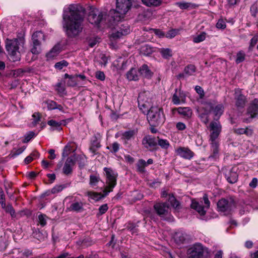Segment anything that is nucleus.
I'll use <instances>...</instances> for the list:
<instances>
[{
    "label": "nucleus",
    "mask_w": 258,
    "mask_h": 258,
    "mask_svg": "<svg viewBox=\"0 0 258 258\" xmlns=\"http://www.w3.org/2000/svg\"><path fill=\"white\" fill-rule=\"evenodd\" d=\"M108 207L107 204H103L99 208V211L101 215L104 214L108 210Z\"/></svg>",
    "instance_id": "680f3d73"
},
{
    "label": "nucleus",
    "mask_w": 258,
    "mask_h": 258,
    "mask_svg": "<svg viewBox=\"0 0 258 258\" xmlns=\"http://www.w3.org/2000/svg\"><path fill=\"white\" fill-rule=\"evenodd\" d=\"M139 72L140 76L148 79H151L153 75V73L147 64L142 65L139 69Z\"/></svg>",
    "instance_id": "4be33fe9"
},
{
    "label": "nucleus",
    "mask_w": 258,
    "mask_h": 258,
    "mask_svg": "<svg viewBox=\"0 0 258 258\" xmlns=\"http://www.w3.org/2000/svg\"><path fill=\"white\" fill-rule=\"evenodd\" d=\"M195 90L196 92L200 95V97L202 98L204 95V92L203 89L199 86H196L195 87Z\"/></svg>",
    "instance_id": "338daca9"
},
{
    "label": "nucleus",
    "mask_w": 258,
    "mask_h": 258,
    "mask_svg": "<svg viewBox=\"0 0 258 258\" xmlns=\"http://www.w3.org/2000/svg\"><path fill=\"white\" fill-rule=\"evenodd\" d=\"M47 107L48 110L56 109L57 103L52 100H48L46 102Z\"/></svg>",
    "instance_id": "3c124183"
},
{
    "label": "nucleus",
    "mask_w": 258,
    "mask_h": 258,
    "mask_svg": "<svg viewBox=\"0 0 258 258\" xmlns=\"http://www.w3.org/2000/svg\"><path fill=\"white\" fill-rule=\"evenodd\" d=\"M103 170L105 176V186L103 190V194L92 191H88L85 194L89 198L96 201L106 197L109 192L112 191L113 188L116 185L117 173L110 168L104 167Z\"/></svg>",
    "instance_id": "f03ea898"
},
{
    "label": "nucleus",
    "mask_w": 258,
    "mask_h": 258,
    "mask_svg": "<svg viewBox=\"0 0 258 258\" xmlns=\"http://www.w3.org/2000/svg\"><path fill=\"white\" fill-rule=\"evenodd\" d=\"M106 16L105 13L101 12L98 9H93L90 12L88 19L91 24L98 26Z\"/></svg>",
    "instance_id": "9d476101"
},
{
    "label": "nucleus",
    "mask_w": 258,
    "mask_h": 258,
    "mask_svg": "<svg viewBox=\"0 0 258 258\" xmlns=\"http://www.w3.org/2000/svg\"><path fill=\"white\" fill-rule=\"evenodd\" d=\"M68 65V62L67 61L63 60L56 63L54 65V67L56 69L61 70L63 67H67Z\"/></svg>",
    "instance_id": "8fccbe9b"
},
{
    "label": "nucleus",
    "mask_w": 258,
    "mask_h": 258,
    "mask_svg": "<svg viewBox=\"0 0 258 258\" xmlns=\"http://www.w3.org/2000/svg\"><path fill=\"white\" fill-rule=\"evenodd\" d=\"M64 188V186L62 185H55L51 189V193L53 194H57L61 191Z\"/></svg>",
    "instance_id": "4d7b16f0"
},
{
    "label": "nucleus",
    "mask_w": 258,
    "mask_h": 258,
    "mask_svg": "<svg viewBox=\"0 0 258 258\" xmlns=\"http://www.w3.org/2000/svg\"><path fill=\"white\" fill-rule=\"evenodd\" d=\"M143 4L147 7H158L161 5V0H141Z\"/></svg>",
    "instance_id": "7c9ffc66"
},
{
    "label": "nucleus",
    "mask_w": 258,
    "mask_h": 258,
    "mask_svg": "<svg viewBox=\"0 0 258 258\" xmlns=\"http://www.w3.org/2000/svg\"><path fill=\"white\" fill-rule=\"evenodd\" d=\"M186 102V96L183 92H178L176 89L175 93L172 96V102L174 104L178 105L184 103Z\"/></svg>",
    "instance_id": "aec40b11"
},
{
    "label": "nucleus",
    "mask_w": 258,
    "mask_h": 258,
    "mask_svg": "<svg viewBox=\"0 0 258 258\" xmlns=\"http://www.w3.org/2000/svg\"><path fill=\"white\" fill-rule=\"evenodd\" d=\"M25 147H23L18 149L14 150L11 153V157L14 158L17 156L19 155L25 150Z\"/></svg>",
    "instance_id": "09e8293b"
},
{
    "label": "nucleus",
    "mask_w": 258,
    "mask_h": 258,
    "mask_svg": "<svg viewBox=\"0 0 258 258\" xmlns=\"http://www.w3.org/2000/svg\"><path fill=\"white\" fill-rule=\"evenodd\" d=\"M207 33L205 32H201L199 34L193 37L192 41L194 43H198L204 41L206 38Z\"/></svg>",
    "instance_id": "473e14b6"
},
{
    "label": "nucleus",
    "mask_w": 258,
    "mask_h": 258,
    "mask_svg": "<svg viewBox=\"0 0 258 258\" xmlns=\"http://www.w3.org/2000/svg\"><path fill=\"white\" fill-rule=\"evenodd\" d=\"M245 59V54L243 52L239 51L237 53L236 62L237 63H239L243 61H244Z\"/></svg>",
    "instance_id": "de8ad7c7"
},
{
    "label": "nucleus",
    "mask_w": 258,
    "mask_h": 258,
    "mask_svg": "<svg viewBox=\"0 0 258 258\" xmlns=\"http://www.w3.org/2000/svg\"><path fill=\"white\" fill-rule=\"evenodd\" d=\"M138 130L134 129L124 132L122 134L121 139L123 141L124 144H127V142L134 140L137 135Z\"/></svg>",
    "instance_id": "412c9836"
},
{
    "label": "nucleus",
    "mask_w": 258,
    "mask_h": 258,
    "mask_svg": "<svg viewBox=\"0 0 258 258\" xmlns=\"http://www.w3.org/2000/svg\"><path fill=\"white\" fill-rule=\"evenodd\" d=\"M175 5L180 8L182 10L188 9L191 6V4L186 2H177L175 3Z\"/></svg>",
    "instance_id": "a18cd8bd"
},
{
    "label": "nucleus",
    "mask_w": 258,
    "mask_h": 258,
    "mask_svg": "<svg viewBox=\"0 0 258 258\" xmlns=\"http://www.w3.org/2000/svg\"><path fill=\"white\" fill-rule=\"evenodd\" d=\"M154 209L157 214L161 217H164L168 213L169 207L165 203L156 204L154 205Z\"/></svg>",
    "instance_id": "f3484780"
},
{
    "label": "nucleus",
    "mask_w": 258,
    "mask_h": 258,
    "mask_svg": "<svg viewBox=\"0 0 258 258\" xmlns=\"http://www.w3.org/2000/svg\"><path fill=\"white\" fill-rule=\"evenodd\" d=\"M75 163V162L72 158H68L67 159L63 167V173L66 174H69L71 173Z\"/></svg>",
    "instance_id": "5701e85b"
},
{
    "label": "nucleus",
    "mask_w": 258,
    "mask_h": 258,
    "mask_svg": "<svg viewBox=\"0 0 258 258\" xmlns=\"http://www.w3.org/2000/svg\"><path fill=\"white\" fill-rule=\"evenodd\" d=\"M83 204L81 202H76L72 203L70 206L71 210L79 212L83 209Z\"/></svg>",
    "instance_id": "e433bc0d"
},
{
    "label": "nucleus",
    "mask_w": 258,
    "mask_h": 258,
    "mask_svg": "<svg viewBox=\"0 0 258 258\" xmlns=\"http://www.w3.org/2000/svg\"><path fill=\"white\" fill-rule=\"evenodd\" d=\"M41 115L38 112H35L32 115V124L33 126H36L40 121Z\"/></svg>",
    "instance_id": "79ce46f5"
},
{
    "label": "nucleus",
    "mask_w": 258,
    "mask_h": 258,
    "mask_svg": "<svg viewBox=\"0 0 258 258\" xmlns=\"http://www.w3.org/2000/svg\"><path fill=\"white\" fill-rule=\"evenodd\" d=\"M158 144L163 149H167L170 146L169 142L167 140L159 139Z\"/></svg>",
    "instance_id": "37998d69"
},
{
    "label": "nucleus",
    "mask_w": 258,
    "mask_h": 258,
    "mask_svg": "<svg viewBox=\"0 0 258 258\" xmlns=\"http://www.w3.org/2000/svg\"><path fill=\"white\" fill-rule=\"evenodd\" d=\"M65 79H68L67 84L68 86L74 87L77 84V77L70 76L68 74H66L64 76Z\"/></svg>",
    "instance_id": "2f4dec72"
},
{
    "label": "nucleus",
    "mask_w": 258,
    "mask_h": 258,
    "mask_svg": "<svg viewBox=\"0 0 258 258\" xmlns=\"http://www.w3.org/2000/svg\"><path fill=\"white\" fill-rule=\"evenodd\" d=\"M119 149V144L117 142H114L112 145V152L116 153Z\"/></svg>",
    "instance_id": "69168bd1"
},
{
    "label": "nucleus",
    "mask_w": 258,
    "mask_h": 258,
    "mask_svg": "<svg viewBox=\"0 0 258 258\" xmlns=\"http://www.w3.org/2000/svg\"><path fill=\"white\" fill-rule=\"evenodd\" d=\"M162 109L158 106H152L147 114V118L151 124L157 125L164 121Z\"/></svg>",
    "instance_id": "423d86ee"
},
{
    "label": "nucleus",
    "mask_w": 258,
    "mask_h": 258,
    "mask_svg": "<svg viewBox=\"0 0 258 258\" xmlns=\"http://www.w3.org/2000/svg\"><path fill=\"white\" fill-rule=\"evenodd\" d=\"M35 133L33 132H30L27 134L25 135V138L24 140L23 141V143H27L29 141H30L31 139L35 137Z\"/></svg>",
    "instance_id": "864d4df0"
},
{
    "label": "nucleus",
    "mask_w": 258,
    "mask_h": 258,
    "mask_svg": "<svg viewBox=\"0 0 258 258\" xmlns=\"http://www.w3.org/2000/svg\"><path fill=\"white\" fill-rule=\"evenodd\" d=\"M159 52L165 59H169L172 56V51L170 48H161L159 49Z\"/></svg>",
    "instance_id": "c756f323"
},
{
    "label": "nucleus",
    "mask_w": 258,
    "mask_h": 258,
    "mask_svg": "<svg viewBox=\"0 0 258 258\" xmlns=\"http://www.w3.org/2000/svg\"><path fill=\"white\" fill-rule=\"evenodd\" d=\"M147 166L146 162L143 159H140L138 161L137 166V170L141 173L145 172V168Z\"/></svg>",
    "instance_id": "4c0bfd02"
},
{
    "label": "nucleus",
    "mask_w": 258,
    "mask_h": 258,
    "mask_svg": "<svg viewBox=\"0 0 258 258\" xmlns=\"http://www.w3.org/2000/svg\"><path fill=\"white\" fill-rule=\"evenodd\" d=\"M168 202L170 203L171 206L176 210H178L180 208L179 203L176 200L175 198L172 195H169Z\"/></svg>",
    "instance_id": "c9c22d12"
},
{
    "label": "nucleus",
    "mask_w": 258,
    "mask_h": 258,
    "mask_svg": "<svg viewBox=\"0 0 258 258\" xmlns=\"http://www.w3.org/2000/svg\"><path fill=\"white\" fill-rule=\"evenodd\" d=\"M60 50V46L59 45L54 46L51 50L46 54V57L48 59H51L54 57L57 56L59 53Z\"/></svg>",
    "instance_id": "c85d7f7f"
},
{
    "label": "nucleus",
    "mask_w": 258,
    "mask_h": 258,
    "mask_svg": "<svg viewBox=\"0 0 258 258\" xmlns=\"http://www.w3.org/2000/svg\"><path fill=\"white\" fill-rule=\"evenodd\" d=\"M178 113L183 117L189 118L192 115V110L189 107H178L176 109Z\"/></svg>",
    "instance_id": "bb28decb"
},
{
    "label": "nucleus",
    "mask_w": 258,
    "mask_h": 258,
    "mask_svg": "<svg viewBox=\"0 0 258 258\" xmlns=\"http://www.w3.org/2000/svg\"><path fill=\"white\" fill-rule=\"evenodd\" d=\"M5 211H6V212L10 213L12 217L15 216V211L13 207H12V205H7V208L5 210Z\"/></svg>",
    "instance_id": "6e6d98bb"
},
{
    "label": "nucleus",
    "mask_w": 258,
    "mask_h": 258,
    "mask_svg": "<svg viewBox=\"0 0 258 258\" xmlns=\"http://www.w3.org/2000/svg\"><path fill=\"white\" fill-rule=\"evenodd\" d=\"M236 208V203L233 199H222L217 203L218 211L224 215L230 214Z\"/></svg>",
    "instance_id": "6e6552de"
},
{
    "label": "nucleus",
    "mask_w": 258,
    "mask_h": 258,
    "mask_svg": "<svg viewBox=\"0 0 258 258\" xmlns=\"http://www.w3.org/2000/svg\"><path fill=\"white\" fill-rule=\"evenodd\" d=\"M139 69H131L126 73V78L130 81H137L140 77Z\"/></svg>",
    "instance_id": "b1692460"
},
{
    "label": "nucleus",
    "mask_w": 258,
    "mask_h": 258,
    "mask_svg": "<svg viewBox=\"0 0 258 258\" xmlns=\"http://www.w3.org/2000/svg\"><path fill=\"white\" fill-rule=\"evenodd\" d=\"M198 111L201 121L204 123L207 124L209 121L208 114L209 111L208 110H204V107L199 108Z\"/></svg>",
    "instance_id": "cd10ccee"
},
{
    "label": "nucleus",
    "mask_w": 258,
    "mask_h": 258,
    "mask_svg": "<svg viewBox=\"0 0 258 258\" xmlns=\"http://www.w3.org/2000/svg\"><path fill=\"white\" fill-rule=\"evenodd\" d=\"M56 258H84V256L83 255H80L77 257H69V254L68 253H66L60 255Z\"/></svg>",
    "instance_id": "774afa93"
},
{
    "label": "nucleus",
    "mask_w": 258,
    "mask_h": 258,
    "mask_svg": "<svg viewBox=\"0 0 258 258\" xmlns=\"http://www.w3.org/2000/svg\"><path fill=\"white\" fill-rule=\"evenodd\" d=\"M131 0H116V10H111L109 15L114 22H119L124 17L132 7Z\"/></svg>",
    "instance_id": "20e7f679"
},
{
    "label": "nucleus",
    "mask_w": 258,
    "mask_h": 258,
    "mask_svg": "<svg viewBox=\"0 0 258 258\" xmlns=\"http://www.w3.org/2000/svg\"><path fill=\"white\" fill-rule=\"evenodd\" d=\"M178 32L177 29H171L166 33V37L170 39L172 38L177 35Z\"/></svg>",
    "instance_id": "49530a36"
},
{
    "label": "nucleus",
    "mask_w": 258,
    "mask_h": 258,
    "mask_svg": "<svg viewBox=\"0 0 258 258\" xmlns=\"http://www.w3.org/2000/svg\"><path fill=\"white\" fill-rule=\"evenodd\" d=\"M33 41V47L31 48V52L37 54L41 51L40 42L44 39V35L41 31H36L33 33L32 36Z\"/></svg>",
    "instance_id": "1a4fd4ad"
},
{
    "label": "nucleus",
    "mask_w": 258,
    "mask_h": 258,
    "mask_svg": "<svg viewBox=\"0 0 258 258\" xmlns=\"http://www.w3.org/2000/svg\"><path fill=\"white\" fill-rule=\"evenodd\" d=\"M101 181L100 177L97 174H92L89 176L90 186L93 188H97L98 183Z\"/></svg>",
    "instance_id": "393cba45"
},
{
    "label": "nucleus",
    "mask_w": 258,
    "mask_h": 258,
    "mask_svg": "<svg viewBox=\"0 0 258 258\" xmlns=\"http://www.w3.org/2000/svg\"><path fill=\"white\" fill-rule=\"evenodd\" d=\"M258 41V35H256L253 36L250 40V45L249 47V49H252V48L256 45Z\"/></svg>",
    "instance_id": "13d9d810"
},
{
    "label": "nucleus",
    "mask_w": 258,
    "mask_h": 258,
    "mask_svg": "<svg viewBox=\"0 0 258 258\" xmlns=\"http://www.w3.org/2000/svg\"><path fill=\"white\" fill-rule=\"evenodd\" d=\"M62 25L69 37H75L83 30L84 21V9L77 5H71L64 8Z\"/></svg>",
    "instance_id": "f257e3e1"
},
{
    "label": "nucleus",
    "mask_w": 258,
    "mask_h": 258,
    "mask_svg": "<svg viewBox=\"0 0 258 258\" xmlns=\"http://www.w3.org/2000/svg\"><path fill=\"white\" fill-rule=\"evenodd\" d=\"M208 249L200 243L192 245L187 250L188 258H206Z\"/></svg>",
    "instance_id": "0eeeda50"
},
{
    "label": "nucleus",
    "mask_w": 258,
    "mask_h": 258,
    "mask_svg": "<svg viewBox=\"0 0 258 258\" xmlns=\"http://www.w3.org/2000/svg\"><path fill=\"white\" fill-rule=\"evenodd\" d=\"M253 133V129L250 127H247L245 128V135H246L248 137H250L252 135Z\"/></svg>",
    "instance_id": "0e129e2a"
},
{
    "label": "nucleus",
    "mask_w": 258,
    "mask_h": 258,
    "mask_svg": "<svg viewBox=\"0 0 258 258\" xmlns=\"http://www.w3.org/2000/svg\"><path fill=\"white\" fill-rule=\"evenodd\" d=\"M227 180L230 183H235L238 179V175L236 172L230 171L229 175H226Z\"/></svg>",
    "instance_id": "f704fd0d"
},
{
    "label": "nucleus",
    "mask_w": 258,
    "mask_h": 258,
    "mask_svg": "<svg viewBox=\"0 0 258 258\" xmlns=\"http://www.w3.org/2000/svg\"><path fill=\"white\" fill-rule=\"evenodd\" d=\"M100 141L96 137H94L91 143V146L89 148L90 151L93 154V155H94L96 154L97 151L100 148Z\"/></svg>",
    "instance_id": "a878e982"
},
{
    "label": "nucleus",
    "mask_w": 258,
    "mask_h": 258,
    "mask_svg": "<svg viewBox=\"0 0 258 258\" xmlns=\"http://www.w3.org/2000/svg\"><path fill=\"white\" fill-rule=\"evenodd\" d=\"M96 77L101 81H104L105 78L104 73L101 71H98L96 73Z\"/></svg>",
    "instance_id": "052dcab7"
},
{
    "label": "nucleus",
    "mask_w": 258,
    "mask_h": 258,
    "mask_svg": "<svg viewBox=\"0 0 258 258\" xmlns=\"http://www.w3.org/2000/svg\"><path fill=\"white\" fill-rule=\"evenodd\" d=\"M216 27L219 29H225L226 27V22L222 19H219L216 24Z\"/></svg>",
    "instance_id": "603ef678"
},
{
    "label": "nucleus",
    "mask_w": 258,
    "mask_h": 258,
    "mask_svg": "<svg viewBox=\"0 0 258 258\" xmlns=\"http://www.w3.org/2000/svg\"><path fill=\"white\" fill-rule=\"evenodd\" d=\"M131 32L130 26L126 23H124L119 26V30L116 32L113 33L110 39L111 41L120 38L121 36L128 34Z\"/></svg>",
    "instance_id": "ddd939ff"
},
{
    "label": "nucleus",
    "mask_w": 258,
    "mask_h": 258,
    "mask_svg": "<svg viewBox=\"0 0 258 258\" xmlns=\"http://www.w3.org/2000/svg\"><path fill=\"white\" fill-rule=\"evenodd\" d=\"M56 90L60 95H63L66 94L65 88L61 83L56 84Z\"/></svg>",
    "instance_id": "c03bdc74"
},
{
    "label": "nucleus",
    "mask_w": 258,
    "mask_h": 258,
    "mask_svg": "<svg viewBox=\"0 0 258 258\" xmlns=\"http://www.w3.org/2000/svg\"><path fill=\"white\" fill-rule=\"evenodd\" d=\"M196 71V67L195 66L190 64L186 66L184 70V72L187 75H192Z\"/></svg>",
    "instance_id": "ea45409f"
},
{
    "label": "nucleus",
    "mask_w": 258,
    "mask_h": 258,
    "mask_svg": "<svg viewBox=\"0 0 258 258\" xmlns=\"http://www.w3.org/2000/svg\"><path fill=\"white\" fill-rule=\"evenodd\" d=\"M173 238L175 241L177 243H182L185 239L184 234L180 231L175 232Z\"/></svg>",
    "instance_id": "72a5a7b5"
},
{
    "label": "nucleus",
    "mask_w": 258,
    "mask_h": 258,
    "mask_svg": "<svg viewBox=\"0 0 258 258\" xmlns=\"http://www.w3.org/2000/svg\"><path fill=\"white\" fill-rule=\"evenodd\" d=\"M176 127L179 131H183L186 128V125L182 122H178L176 123Z\"/></svg>",
    "instance_id": "e2e57ef3"
},
{
    "label": "nucleus",
    "mask_w": 258,
    "mask_h": 258,
    "mask_svg": "<svg viewBox=\"0 0 258 258\" xmlns=\"http://www.w3.org/2000/svg\"><path fill=\"white\" fill-rule=\"evenodd\" d=\"M234 98L236 107L238 108H244L247 100L246 97L242 94L241 89L238 88L235 90Z\"/></svg>",
    "instance_id": "4468645a"
},
{
    "label": "nucleus",
    "mask_w": 258,
    "mask_h": 258,
    "mask_svg": "<svg viewBox=\"0 0 258 258\" xmlns=\"http://www.w3.org/2000/svg\"><path fill=\"white\" fill-rule=\"evenodd\" d=\"M176 153L180 157L186 159H190L194 155V153L188 148L185 147H179L176 150Z\"/></svg>",
    "instance_id": "6ab92c4d"
},
{
    "label": "nucleus",
    "mask_w": 258,
    "mask_h": 258,
    "mask_svg": "<svg viewBox=\"0 0 258 258\" xmlns=\"http://www.w3.org/2000/svg\"><path fill=\"white\" fill-rule=\"evenodd\" d=\"M210 107L212 111L215 116V119H218L223 113L224 110V106L223 104H218L212 106L210 104H207L206 107Z\"/></svg>",
    "instance_id": "dca6fc26"
},
{
    "label": "nucleus",
    "mask_w": 258,
    "mask_h": 258,
    "mask_svg": "<svg viewBox=\"0 0 258 258\" xmlns=\"http://www.w3.org/2000/svg\"><path fill=\"white\" fill-rule=\"evenodd\" d=\"M247 114L250 117L244 120L245 122H249L251 119L258 115V99H254L247 108Z\"/></svg>",
    "instance_id": "f8f14e48"
},
{
    "label": "nucleus",
    "mask_w": 258,
    "mask_h": 258,
    "mask_svg": "<svg viewBox=\"0 0 258 258\" xmlns=\"http://www.w3.org/2000/svg\"><path fill=\"white\" fill-rule=\"evenodd\" d=\"M25 43L24 36L21 34L17 38L13 39H7L6 48L10 56V59L13 61L20 59V47H23Z\"/></svg>",
    "instance_id": "7ed1b4c3"
},
{
    "label": "nucleus",
    "mask_w": 258,
    "mask_h": 258,
    "mask_svg": "<svg viewBox=\"0 0 258 258\" xmlns=\"http://www.w3.org/2000/svg\"><path fill=\"white\" fill-rule=\"evenodd\" d=\"M247 204L250 205L253 208L258 209V195H255L251 197L250 203Z\"/></svg>",
    "instance_id": "58836bf2"
},
{
    "label": "nucleus",
    "mask_w": 258,
    "mask_h": 258,
    "mask_svg": "<svg viewBox=\"0 0 258 258\" xmlns=\"http://www.w3.org/2000/svg\"><path fill=\"white\" fill-rule=\"evenodd\" d=\"M39 223L41 226H44L46 224L45 216L44 215H40L38 216Z\"/></svg>",
    "instance_id": "bf43d9fd"
},
{
    "label": "nucleus",
    "mask_w": 258,
    "mask_h": 258,
    "mask_svg": "<svg viewBox=\"0 0 258 258\" xmlns=\"http://www.w3.org/2000/svg\"><path fill=\"white\" fill-rule=\"evenodd\" d=\"M72 150V147L70 144L67 145L63 150L62 152V156L63 157H67L70 153L71 151Z\"/></svg>",
    "instance_id": "5fc2aeb1"
},
{
    "label": "nucleus",
    "mask_w": 258,
    "mask_h": 258,
    "mask_svg": "<svg viewBox=\"0 0 258 258\" xmlns=\"http://www.w3.org/2000/svg\"><path fill=\"white\" fill-rule=\"evenodd\" d=\"M221 125L219 121H212L210 124L209 141L214 156L219 152V136L221 132Z\"/></svg>",
    "instance_id": "39448f33"
},
{
    "label": "nucleus",
    "mask_w": 258,
    "mask_h": 258,
    "mask_svg": "<svg viewBox=\"0 0 258 258\" xmlns=\"http://www.w3.org/2000/svg\"><path fill=\"white\" fill-rule=\"evenodd\" d=\"M150 95L148 91H144L139 94L138 101L139 106L140 107H143L144 108H148L149 105V99L147 98Z\"/></svg>",
    "instance_id": "2eb2a0df"
},
{
    "label": "nucleus",
    "mask_w": 258,
    "mask_h": 258,
    "mask_svg": "<svg viewBox=\"0 0 258 258\" xmlns=\"http://www.w3.org/2000/svg\"><path fill=\"white\" fill-rule=\"evenodd\" d=\"M47 123L49 125L54 127L56 130H61L60 126L61 125V122H57L54 120L51 119L48 121Z\"/></svg>",
    "instance_id": "a19ab883"
},
{
    "label": "nucleus",
    "mask_w": 258,
    "mask_h": 258,
    "mask_svg": "<svg viewBox=\"0 0 258 258\" xmlns=\"http://www.w3.org/2000/svg\"><path fill=\"white\" fill-rule=\"evenodd\" d=\"M203 200L205 204V206H202V202L201 203L197 202L196 200H192L191 204V208L196 210L200 215L203 216L206 213L205 209H208L210 207V202L208 198L206 195H205L203 197Z\"/></svg>",
    "instance_id": "9b49d317"
},
{
    "label": "nucleus",
    "mask_w": 258,
    "mask_h": 258,
    "mask_svg": "<svg viewBox=\"0 0 258 258\" xmlns=\"http://www.w3.org/2000/svg\"><path fill=\"white\" fill-rule=\"evenodd\" d=\"M142 144L144 147L152 150L157 145V142L155 139L150 135L146 136L143 139Z\"/></svg>",
    "instance_id": "a211bd4d"
}]
</instances>
